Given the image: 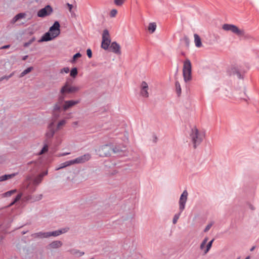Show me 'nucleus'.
<instances>
[{
	"mask_svg": "<svg viewBox=\"0 0 259 259\" xmlns=\"http://www.w3.org/2000/svg\"><path fill=\"white\" fill-rule=\"evenodd\" d=\"M28 57V56L27 55H26V56H23V57H22V60H24H24H26L27 59Z\"/></svg>",
	"mask_w": 259,
	"mask_h": 259,
	"instance_id": "bf43d9fd",
	"label": "nucleus"
},
{
	"mask_svg": "<svg viewBox=\"0 0 259 259\" xmlns=\"http://www.w3.org/2000/svg\"><path fill=\"white\" fill-rule=\"evenodd\" d=\"M16 192V189L12 190L9 191L8 192L5 193L4 194V195L5 197H9V196H11L13 194H14Z\"/></svg>",
	"mask_w": 259,
	"mask_h": 259,
	"instance_id": "e433bc0d",
	"label": "nucleus"
},
{
	"mask_svg": "<svg viewBox=\"0 0 259 259\" xmlns=\"http://www.w3.org/2000/svg\"><path fill=\"white\" fill-rule=\"evenodd\" d=\"M156 140H157V138L155 137V139H154V141H155V142H156Z\"/></svg>",
	"mask_w": 259,
	"mask_h": 259,
	"instance_id": "338daca9",
	"label": "nucleus"
},
{
	"mask_svg": "<svg viewBox=\"0 0 259 259\" xmlns=\"http://www.w3.org/2000/svg\"><path fill=\"white\" fill-rule=\"evenodd\" d=\"M42 198V194H36L33 195H28L25 197V199L26 201H29L30 202H34L41 200Z\"/></svg>",
	"mask_w": 259,
	"mask_h": 259,
	"instance_id": "2eb2a0df",
	"label": "nucleus"
},
{
	"mask_svg": "<svg viewBox=\"0 0 259 259\" xmlns=\"http://www.w3.org/2000/svg\"><path fill=\"white\" fill-rule=\"evenodd\" d=\"M117 13V11L115 9H114V16L116 15Z\"/></svg>",
	"mask_w": 259,
	"mask_h": 259,
	"instance_id": "0e129e2a",
	"label": "nucleus"
},
{
	"mask_svg": "<svg viewBox=\"0 0 259 259\" xmlns=\"http://www.w3.org/2000/svg\"><path fill=\"white\" fill-rule=\"evenodd\" d=\"M69 72V67H64L63 68H62L61 70V71H60L61 73L65 72L66 73H67Z\"/></svg>",
	"mask_w": 259,
	"mask_h": 259,
	"instance_id": "09e8293b",
	"label": "nucleus"
},
{
	"mask_svg": "<svg viewBox=\"0 0 259 259\" xmlns=\"http://www.w3.org/2000/svg\"><path fill=\"white\" fill-rule=\"evenodd\" d=\"M68 154H69V153H64L61 154V156H65V155H68Z\"/></svg>",
	"mask_w": 259,
	"mask_h": 259,
	"instance_id": "680f3d73",
	"label": "nucleus"
},
{
	"mask_svg": "<svg viewBox=\"0 0 259 259\" xmlns=\"http://www.w3.org/2000/svg\"><path fill=\"white\" fill-rule=\"evenodd\" d=\"M35 190V188H34L32 190V192H34Z\"/></svg>",
	"mask_w": 259,
	"mask_h": 259,
	"instance_id": "774afa93",
	"label": "nucleus"
},
{
	"mask_svg": "<svg viewBox=\"0 0 259 259\" xmlns=\"http://www.w3.org/2000/svg\"><path fill=\"white\" fill-rule=\"evenodd\" d=\"M194 36L195 46L198 48L201 47L202 46V43L200 37L197 34H194Z\"/></svg>",
	"mask_w": 259,
	"mask_h": 259,
	"instance_id": "4be33fe9",
	"label": "nucleus"
},
{
	"mask_svg": "<svg viewBox=\"0 0 259 259\" xmlns=\"http://www.w3.org/2000/svg\"><path fill=\"white\" fill-rule=\"evenodd\" d=\"M212 224H213L212 223H210V224H208L206 226L205 228L204 229V232H207L210 229V228L212 226Z\"/></svg>",
	"mask_w": 259,
	"mask_h": 259,
	"instance_id": "49530a36",
	"label": "nucleus"
},
{
	"mask_svg": "<svg viewBox=\"0 0 259 259\" xmlns=\"http://www.w3.org/2000/svg\"><path fill=\"white\" fill-rule=\"evenodd\" d=\"M81 56V55L80 53H76L75 55H73L71 62H74L77 58H79Z\"/></svg>",
	"mask_w": 259,
	"mask_h": 259,
	"instance_id": "37998d69",
	"label": "nucleus"
},
{
	"mask_svg": "<svg viewBox=\"0 0 259 259\" xmlns=\"http://www.w3.org/2000/svg\"><path fill=\"white\" fill-rule=\"evenodd\" d=\"M35 40V38L34 37H32L28 42H25L23 46L25 48L28 47Z\"/></svg>",
	"mask_w": 259,
	"mask_h": 259,
	"instance_id": "f704fd0d",
	"label": "nucleus"
},
{
	"mask_svg": "<svg viewBox=\"0 0 259 259\" xmlns=\"http://www.w3.org/2000/svg\"><path fill=\"white\" fill-rule=\"evenodd\" d=\"M114 54L116 55H121V47L116 42L114 41Z\"/></svg>",
	"mask_w": 259,
	"mask_h": 259,
	"instance_id": "393cba45",
	"label": "nucleus"
},
{
	"mask_svg": "<svg viewBox=\"0 0 259 259\" xmlns=\"http://www.w3.org/2000/svg\"><path fill=\"white\" fill-rule=\"evenodd\" d=\"M31 236L34 238H49L48 232H39L37 233H33L31 235Z\"/></svg>",
	"mask_w": 259,
	"mask_h": 259,
	"instance_id": "a211bd4d",
	"label": "nucleus"
},
{
	"mask_svg": "<svg viewBox=\"0 0 259 259\" xmlns=\"http://www.w3.org/2000/svg\"><path fill=\"white\" fill-rule=\"evenodd\" d=\"M64 94H62V95L60 96L59 97V98H58V101L57 103H59L60 104H62L63 102L64 101Z\"/></svg>",
	"mask_w": 259,
	"mask_h": 259,
	"instance_id": "c03bdc74",
	"label": "nucleus"
},
{
	"mask_svg": "<svg viewBox=\"0 0 259 259\" xmlns=\"http://www.w3.org/2000/svg\"><path fill=\"white\" fill-rule=\"evenodd\" d=\"M48 174V171H44L43 172L39 174L40 176H41V177L43 178V177L45 176H46Z\"/></svg>",
	"mask_w": 259,
	"mask_h": 259,
	"instance_id": "864d4df0",
	"label": "nucleus"
},
{
	"mask_svg": "<svg viewBox=\"0 0 259 259\" xmlns=\"http://www.w3.org/2000/svg\"><path fill=\"white\" fill-rule=\"evenodd\" d=\"M91 158V154L89 153H86L83 155L78 157L74 159L70 160L62 163L60 164V167L56 168V170H59L60 169L64 168L66 166H70L74 164L84 163L85 162L89 160Z\"/></svg>",
	"mask_w": 259,
	"mask_h": 259,
	"instance_id": "f03ea898",
	"label": "nucleus"
},
{
	"mask_svg": "<svg viewBox=\"0 0 259 259\" xmlns=\"http://www.w3.org/2000/svg\"><path fill=\"white\" fill-rule=\"evenodd\" d=\"M33 68L32 67H29L27 69H25L23 72H22L20 74V77H23L27 73H29L33 70Z\"/></svg>",
	"mask_w": 259,
	"mask_h": 259,
	"instance_id": "c85d7f7f",
	"label": "nucleus"
},
{
	"mask_svg": "<svg viewBox=\"0 0 259 259\" xmlns=\"http://www.w3.org/2000/svg\"><path fill=\"white\" fill-rule=\"evenodd\" d=\"M188 193L187 190H184L181 194L179 200V210L182 212L185 208V204L187 200Z\"/></svg>",
	"mask_w": 259,
	"mask_h": 259,
	"instance_id": "1a4fd4ad",
	"label": "nucleus"
},
{
	"mask_svg": "<svg viewBox=\"0 0 259 259\" xmlns=\"http://www.w3.org/2000/svg\"><path fill=\"white\" fill-rule=\"evenodd\" d=\"M230 75H237L239 79H243V77L242 75V71L237 67H233L228 71Z\"/></svg>",
	"mask_w": 259,
	"mask_h": 259,
	"instance_id": "ddd939ff",
	"label": "nucleus"
},
{
	"mask_svg": "<svg viewBox=\"0 0 259 259\" xmlns=\"http://www.w3.org/2000/svg\"><path fill=\"white\" fill-rule=\"evenodd\" d=\"M111 151H113V149H111L108 145H105L98 149V154L100 157H107L110 155Z\"/></svg>",
	"mask_w": 259,
	"mask_h": 259,
	"instance_id": "6e6552de",
	"label": "nucleus"
},
{
	"mask_svg": "<svg viewBox=\"0 0 259 259\" xmlns=\"http://www.w3.org/2000/svg\"><path fill=\"white\" fill-rule=\"evenodd\" d=\"M207 241H208V238L206 237L204 239V240L202 241V242L206 244Z\"/></svg>",
	"mask_w": 259,
	"mask_h": 259,
	"instance_id": "4d7b16f0",
	"label": "nucleus"
},
{
	"mask_svg": "<svg viewBox=\"0 0 259 259\" xmlns=\"http://www.w3.org/2000/svg\"><path fill=\"white\" fill-rule=\"evenodd\" d=\"M53 11L52 7L50 5H47L45 8L41 9L37 12V16L39 17H45L49 15Z\"/></svg>",
	"mask_w": 259,
	"mask_h": 259,
	"instance_id": "9d476101",
	"label": "nucleus"
},
{
	"mask_svg": "<svg viewBox=\"0 0 259 259\" xmlns=\"http://www.w3.org/2000/svg\"><path fill=\"white\" fill-rule=\"evenodd\" d=\"M60 112L53 111L52 116L55 119H58L60 116Z\"/></svg>",
	"mask_w": 259,
	"mask_h": 259,
	"instance_id": "79ce46f5",
	"label": "nucleus"
},
{
	"mask_svg": "<svg viewBox=\"0 0 259 259\" xmlns=\"http://www.w3.org/2000/svg\"><path fill=\"white\" fill-rule=\"evenodd\" d=\"M182 40L186 44L187 47H189L190 41L187 36H185Z\"/></svg>",
	"mask_w": 259,
	"mask_h": 259,
	"instance_id": "a19ab883",
	"label": "nucleus"
},
{
	"mask_svg": "<svg viewBox=\"0 0 259 259\" xmlns=\"http://www.w3.org/2000/svg\"><path fill=\"white\" fill-rule=\"evenodd\" d=\"M60 25L58 21H55L53 25L50 27L49 31L52 33L54 36L57 37L60 33Z\"/></svg>",
	"mask_w": 259,
	"mask_h": 259,
	"instance_id": "9b49d317",
	"label": "nucleus"
},
{
	"mask_svg": "<svg viewBox=\"0 0 259 259\" xmlns=\"http://www.w3.org/2000/svg\"><path fill=\"white\" fill-rule=\"evenodd\" d=\"M17 175L16 173H13L10 175H5L0 177V182H3L8 179H11Z\"/></svg>",
	"mask_w": 259,
	"mask_h": 259,
	"instance_id": "5701e85b",
	"label": "nucleus"
},
{
	"mask_svg": "<svg viewBox=\"0 0 259 259\" xmlns=\"http://www.w3.org/2000/svg\"><path fill=\"white\" fill-rule=\"evenodd\" d=\"M176 80H177V78H175ZM175 88H176V92L178 95V96H180L181 94L182 90L181 87L180 85V84L178 80H176L175 81Z\"/></svg>",
	"mask_w": 259,
	"mask_h": 259,
	"instance_id": "b1692460",
	"label": "nucleus"
},
{
	"mask_svg": "<svg viewBox=\"0 0 259 259\" xmlns=\"http://www.w3.org/2000/svg\"><path fill=\"white\" fill-rule=\"evenodd\" d=\"M156 28V24L155 23H150L149 24L148 29L151 33H153Z\"/></svg>",
	"mask_w": 259,
	"mask_h": 259,
	"instance_id": "bb28decb",
	"label": "nucleus"
},
{
	"mask_svg": "<svg viewBox=\"0 0 259 259\" xmlns=\"http://www.w3.org/2000/svg\"><path fill=\"white\" fill-rule=\"evenodd\" d=\"M115 56H114V58ZM116 62L119 66H121L123 63V58L121 56V55H117V57H116Z\"/></svg>",
	"mask_w": 259,
	"mask_h": 259,
	"instance_id": "cd10ccee",
	"label": "nucleus"
},
{
	"mask_svg": "<svg viewBox=\"0 0 259 259\" xmlns=\"http://www.w3.org/2000/svg\"><path fill=\"white\" fill-rule=\"evenodd\" d=\"M148 85L147 83L144 81H143L141 84V95L144 98L149 97Z\"/></svg>",
	"mask_w": 259,
	"mask_h": 259,
	"instance_id": "4468645a",
	"label": "nucleus"
},
{
	"mask_svg": "<svg viewBox=\"0 0 259 259\" xmlns=\"http://www.w3.org/2000/svg\"><path fill=\"white\" fill-rule=\"evenodd\" d=\"M26 16V14L24 13H20L17 14L15 17H16L17 20H19L20 19L24 18Z\"/></svg>",
	"mask_w": 259,
	"mask_h": 259,
	"instance_id": "4c0bfd02",
	"label": "nucleus"
},
{
	"mask_svg": "<svg viewBox=\"0 0 259 259\" xmlns=\"http://www.w3.org/2000/svg\"><path fill=\"white\" fill-rule=\"evenodd\" d=\"M117 126L114 128V158L123 157L128 155L126 144L128 141V133L126 129V123L124 120L114 123Z\"/></svg>",
	"mask_w": 259,
	"mask_h": 259,
	"instance_id": "f257e3e1",
	"label": "nucleus"
},
{
	"mask_svg": "<svg viewBox=\"0 0 259 259\" xmlns=\"http://www.w3.org/2000/svg\"><path fill=\"white\" fill-rule=\"evenodd\" d=\"M42 180V178L41 177V176L38 175L32 180V184L36 187L41 182Z\"/></svg>",
	"mask_w": 259,
	"mask_h": 259,
	"instance_id": "412c9836",
	"label": "nucleus"
},
{
	"mask_svg": "<svg viewBox=\"0 0 259 259\" xmlns=\"http://www.w3.org/2000/svg\"><path fill=\"white\" fill-rule=\"evenodd\" d=\"M108 161H105V166H107H107L110 167V165H108Z\"/></svg>",
	"mask_w": 259,
	"mask_h": 259,
	"instance_id": "052dcab7",
	"label": "nucleus"
},
{
	"mask_svg": "<svg viewBox=\"0 0 259 259\" xmlns=\"http://www.w3.org/2000/svg\"><path fill=\"white\" fill-rule=\"evenodd\" d=\"M12 75H13V74H11L10 75H8V76H6V75L0 78V81H2L4 79L8 80L10 77H11L12 76Z\"/></svg>",
	"mask_w": 259,
	"mask_h": 259,
	"instance_id": "a18cd8bd",
	"label": "nucleus"
},
{
	"mask_svg": "<svg viewBox=\"0 0 259 259\" xmlns=\"http://www.w3.org/2000/svg\"><path fill=\"white\" fill-rule=\"evenodd\" d=\"M48 232L49 238L51 236H54V237L58 236L62 234L61 231H59V230H56L54 231H52V232Z\"/></svg>",
	"mask_w": 259,
	"mask_h": 259,
	"instance_id": "a878e982",
	"label": "nucleus"
},
{
	"mask_svg": "<svg viewBox=\"0 0 259 259\" xmlns=\"http://www.w3.org/2000/svg\"><path fill=\"white\" fill-rule=\"evenodd\" d=\"M70 252V253L73 255H74L76 257H79L83 255L84 254V252L83 251H80V250L76 249H70L67 251Z\"/></svg>",
	"mask_w": 259,
	"mask_h": 259,
	"instance_id": "aec40b11",
	"label": "nucleus"
},
{
	"mask_svg": "<svg viewBox=\"0 0 259 259\" xmlns=\"http://www.w3.org/2000/svg\"><path fill=\"white\" fill-rule=\"evenodd\" d=\"M110 16L111 17H113V9L111 10L110 13Z\"/></svg>",
	"mask_w": 259,
	"mask_h": 259,
	"instance_id": "13d9d810",
	"label": "nucleus"
},
{
	"mask_svg": "<svg viewBox=\"0 0 259 259\" xmlns=\"http://www.w3.org/2000/svg\"><path fill=\"white\" fill-rule=\"evenodd\" d=\"M61 104L56 103L54 106L53 111L61 112Z\"/></svg>",
	"mask_w": 259,
	"mask_h": 259,
	"instance_id": "7c9ffc66",
	"label": "nucleus"
},
{
	"mask_svg": "<svg viewBox=\"0 0 259 259\" xmlns=\"http://www.w3.org/2000/svg\"><path fill=\"white\" fill-rule=\"evenodd\" d=\"M17 19L16 18V17L15 16L11 21V24H14L15 23H16L17 21Z\"/></svg>",
	"mask_w": 259,
	"mask_h": 259,
	"instance_id": "3c124183",
	"label": "nucleus"
},
{
	"mask_svg": "<svg viewBox=\"0 0 259 259\" xmlns=\"http://www.w3.org/2000/svg\"><path fill=\"white\" fill-rule=\"evenodd\" d=\"M79 90V87L75 86L70 87L68 82H66L64 85L61 89L60 93L61 94H65V93H74L77 92Z\"/></svg>",
	"mask_w": 259,
	"mask_h": 259,
	"instance_id": "0eeeda50",
	"label": "nucleus"
},
{
	"mask_svg": "<svg viewBox=\"0 0 259 259\" xmlns=\"http://www.w3.org/2000/svg\"><path fill=\"white\" fill-rule=\"evenodd\" d=\"M21 197H22V194H18L16 196V197H15V198L14 199V201L12 202H11V203L10 204V206H11V205H13L16 202L19 201L21 199Z\"/></svg>",
	"mask_w": 259,
	"mask_h": 259,
	"instance_id": "ea45409f",
	"label": "nucleus"
},
{
	"mask_svg": "<svg viewBox=\"0 0 259 259\" xmlns=\"http://www.w3.org/2000/svg\"><path fill=\"white\" fill-rule=\"evenodd\" d=\"M183 74L185 82L191 79V63L189 59H186L184 63Z\"/></svg>",
	"mask_w": 259,
	"mask_h": 259,
	"instance_id": "423d86ee",
	"label": "nucleus"
},
{
	"mask_svg": "<svg viewBox=\"0 0 259 259\" xmlns=\"http://www.w3.org/2000/svg\"><path fill=\"white\" fill-rule=\"evenodd\" d=\"M48 143L46 142V143L45 144L44 146L43 147V148H42V149L39 153V155L43 154L48 151Z\"/></svg>",
	"mask_w": 259,
	"mask_h": 259,
	"instance_id": "473e14b6",
	"label": "nucleus"
},
{
	"mask_svg": "<svg viewBox=\"0 0 259 259\" xmlns=\"http://www.w3.org/2000/svg\"><path fill=\"white\" fill-rule=\"evenodd\" d=\"M101 47L105 50H109L111 51L113 50V42L111 43L109 33L107 29H105L103 31Z\"/></svg>",
	"mask_w": 259,
	"mask_h": 259,
	"instance_id": "39448f33",
	"label": "nucleus"
},
{
	"mask_svg": "<svg viewBox=\"0 0 259 259\" xmlns=\"http://www.w3.org/2000/svg\"><path fill=\"white\" fill-rule=\"evenodd\" d=\"M222 29L225 31H231L239 37H247L245 31L243 29L239 28L237 26L231 24H224L222 26Z\"/></svg>",
	"mask_w": 259,
	"mask_h": 259,
	"instance_id": "20e7f679",
	"label": "nucleus"
},
{
	"mask_svg": "<svg viewBox=\"0 0 259 259\" xmlns=\"http://www.w3.org/2000/svg\"><path fill=\"white\" fill-rule=\"evenodd\" d=\"M55 121H52L48 125V130L46 134L47 140L46 142L49 143V139L52 138L55 133V131L54 129Z\"/></svg>",
	"mask_w": 259,
	"mask_h": 259,
	"instance_id": "f8f14e48",
	"label": "nucleus"
},
{
	"mask_svg": "<svg viewBox=\"0 0 259 259\" xmlns=\"http://www.w3.org/2000/svg\"><path fill=\"white\" fill-rule=\"evenodd\" d=\"M205 245H206L205 244H204V243H203L201 242V244H200V248L201 249H202H202H203V248H204V247H205Z\"/></svg>",
	"mask_w": 259,
	"mask_h": 259,
	"instance_id": "5fc2aeb1",
	"label": "nucleus"
},
{
	"mask_svg": "<svg viewBox=\"0 0 259 259\" xmlns=\"http://www.w3.org/2000/svg\"><path fill=\"white\" fill-rule=\"evenodd\" d=\"M213 241H214V239H212L211 241H210L207 243V244L206 245V249L204 251V254H206V253H207L208 252V251L209 250V249L211 247Z\"/></svg>",
	"mask_w": 259,
	"mask_h": 259,
	"instance_id": "2f4dec72",
	"label": "nucleus"
},
{
	"mask_svg": "<svg viewBox=\"0 0 259 259\" xmlns=\"http://www.w3.org/2000/svg\"><path fill=\"white\" fill-rule=\"evenodd\" d=\"M77 73H78L77 69L76 67H74V68H73L71 70L70 73V75L71 77L75 78L77 76Z\"/></svg>",
	"mask_w": 259,
	"mask_h": 259,
	"instance_id": "c756f323",
	"label": "nucleus"
},
{
	"mask_svg": "<svg viewBox=\"0 0 259 259\" xmlns=\"http://www.w3.org/2000/svg\"><path fill=\"white\" fill-rule=\"evenodd\" d=\"M79 102V101H73V100H68L65 101L64 102V104L63 106V109L64 111H66L70 108H71L75 105L78 104Z\"/></svg>",
	"mask_w": 259,
	"mask_h": 259,
	"instance_id": "f3484780",
	"label": "nucleus"
},
{
	"mask_svg": "<svg viewBox=\"0 0 259 259\" xmlns=\"http://www.w3.org/2000/svg\"><path fill=\"white\" fill-rule=\"evenodd\" d=\"M190 138L194 149H196L203 140V136L200 134L198 130L196 127L191 129Z\"/></svg>",
	"mask_w": 259,
	"mask_h": 259,
	"instance_id": "7ed1b4c3",
	"label": "nucleus"
},
{
	"mask_svg": "<svg viewBox=\"0 0 259 259\" xmlns=\"http://www.w3.org/2000/svg\"><path fill=\"white\" fill-rule=\"evenodd\" d=\"M62 245L63 243L61 241L56 240L50 243L48 246V248L52 249L59 248L62 246Z\"/></svg>",
	"mask_w": 259,
	"mask_h": 259,
	"instance_id": "6ab92c4d",
	"label": "nucleus"
},
{
	"mask_svg": "<svg viewBox=\"0 0 259 259\" xmlns=\"http://www.w3.org/2000/svg\"><path fill=\"white\" fill-rule=\"evenodd\" d=\"M250 257L249 256H247L245 259H249Z\"/></svg>",
	"mask_w": 259,
	"mask_h": 259,
	"instance_id": "69168bd1",
	"label": "nucleus"
},
{
	"mask_svg": "<svg viewBox=\"0 0 259 259\" xmlns=\"http://www.w3.org/2000/svg\"><path fill=\"white\" fill-rule=\"evenodd\" d=\"M125 1L126 0H114V5L120 7L121 6Z\"/></svg>",
	"mask_w": 259,
	"mask_h": 259,
	"instance_id": "c9c22d12",
	"label": "nucleus"
},
{
	"mask_svg": "<svg viewBox=\"0 0 259 259\" xmlns=\"http://www.w3.org/2000/svg\"><path fill=\"white\" fill-rule=\"evenodd\" d=\"M255 247V246H252V247L250 248V250L251 251H252L253 250H254V249Z\"/></svg>",
	"mask_w": 259,
	"mask_h": 259,
	"instance_id": "e2e57ef3",
	"label": "nucleus"
},
{
	"mask_svg": "<svg viewBox=\"0 0 259 259\" xmlns=\"http://www.w3.org/2000/svg\"><path fill=\"white\" fill-rule=\"evenodd\" d=\"M10 47V45H5V46H4L2 47V49H8Z\"/></svg>",
	"mask_w": 259,
	"mask_h": 259,
	"instance_id": "6e6d98bb",
	"label": "nucleus"
},
{
	"mask_svg": "<svg viewBox=\"0 0 259 259\" xmlns=\"http://www.w3.org/2000/svg\"><path fill=\"white\" fill-rule=\"evenodd\" d=\"M181 213L182 212H180V211L179 213H176L175 214V215L173 218V220H172V223L174 224H176L177 223V221H178V219H179Z\"/></svg>",
	"mask_w": 259,
	"mask_h": 259,
	"instance_id": "72a5a7b5",
	"label": "nucleus"
},
{
	"mask_svg": "<svg viewBox=\"0 0 259 259\" xmlns=\"http://www.w3.org/2000/svg\"><path fill=\"white\" fill-rule=\"evenodd\" d=\"M59 230L61 231L62 234H63V233H66V232H67L68 230V228H63L62 229H60Z\"/></svg>",
	"mask_w": 259,
	"mask_h": 259,
	"instance_id": "603ef678",
	"label": "nucleus"
},
{
	"mask_svg": "<svg viewBox=\"0 0 259 259\" xmlns=\"http://www.w3.org/2000/svg\"><path fill=\"white\" fill-rule=\"evenodd\" d=\"M66 123V120L65 119L61 120L60 121L57 125V130H59L62 126H63Z\"/></svg>",
	"mask_w": 259,
	"mask_h": 259,
	"instance_id": "58836bf2",
	"label": "nucleus"
},
{
	"mask_svg": "<svg viewBox=\"0 0 259 259\" xmlns=\"http://www.w3.org/2000/svg\"><path fill=\"white\" fill-rule=\"evenodd\" d=\"M66 5H67V7H68V9H69V10L70 12L71 13H72V8H73V6H72V5L70 4H69V3H67V4H66Z\"/></svg>",
	"mask_w": 259,
	"mask_h": 259,
	"instance_id": "8fccbe9b",
	"label": "nucleus"
},
{
	"mask_svg": "<svg viewBox=\"0 0 259 259\" xmlns=\"http://www.w3.org/2000/svg\"><path fill=\"white\" fill-rule=\"evenodd\" d=\"M56 36H54L53 34H52L50 32L48 31L46 32L41 37V38L38 41L39 42H41L43 41H50L54 38H56Z\"/></svg>",
	"mask_w": 259,
	"mask_h": 259,
	"instance_id": "dca6fc26",
	"label": "nucleus"
},
{
	"mask_svg": "<svg viewBox=\"0 0 259 259\" xmlns=\"http://www.w3.org/2000/svg\"><path fill=\"white\" fill-rule=\"evenodd\" d=\"M87 54L89 58L92 57V52L90 49H88L87 50Z\"/></svg>",
	"mask_w": 259,
	"mask_h": 259,
	"instance_id": "de8ad7c7",
	"label": "nucleus"
}]
</instances>
